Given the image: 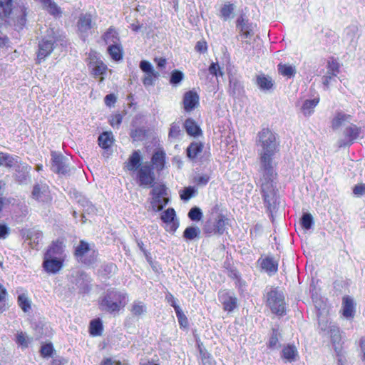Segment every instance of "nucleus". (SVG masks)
Listing matches in <instances>:
<instances>
[{"instance_id": "1", "label": "nucleus", "mask_w": 365, "mask_h": 365, "mask_svg": "<svg viewBox=\"0 0 365 365\" xmlns=\"http://www.w3.org/2000/svg\"><path fill=\"white\" fill-rule=\"evenodd\" d=\"M256 144L259 148L260 166L273 165V158L279 145L276 134L267 128H262L257 134Z\"/></svg>"}, {"instance_id": "2", "label": "nucleus", "mask_w": 365, "mask_h": 365, "mask_svg": "<svg viewBox=\"0 0 365 365\" xmlns=\"http://www.w3.org/2000/svg\"><path fill=\"white\" fill-rule=\"evenodd\" d=\"M259 172L260 178L257 185L260 187L261 194L266 207L269 212H272L277 200V191L274 185L277 173L273 165L260 166Z\"/></svg>"}, {"instance_id": "3", "label": "nucleus", "mask_w": 365, "mask_h": 365, "mask_svg": "<svg viewBox=\"0 0 365 365\" xmlns=\"http://www.w3.org/2000/svg\"><path fill=\"white\" fill-rule=\"evenodd\" d=\"M128 302V296L125 292L109 289L99 300L101 309L110 312H119Z\"/></svg>"}, {"instance_id": "4", "label": "nucleus", "mask_w": 365, "mask_h": 365, "mask_svg": "<svg viewBox=\"0 0 365 365\" xmlns=\"http://www.w3.org/2000/svg\"><path fill=\"white\" fill-rule=\"evenodd\" d=\"M267 305L272 312L282 315L284 312V297L283 292L278 288L270 287L266 290Z\"/></svg>"}, {"instance_id": "5", "label": "nucleus", "mask_w": 365, "mask_h": 365, "mask_svg": "<svg viewBox=\"0 0 365 365\" xmlns=\"http://www.w3.org/2000/svg\"><path fill=\"white\" fill-rule=\"evenodd\" d=\"M58 38L53 29L47 31V36L38 43V51L37 53V63H41L42 61L49 56L54 48V43L58 41Z\"/></svg>"}, {"instance_id": "6", "label": "nucleus", "mask_w": 365, "mask_h": 365, "mask_svg": "<svg viewBox=\"0 0 365 365\" xmlns=\"http://www.w3.org/2000/svg\"><path fill=\"white\" fill-rule=\"evenodd\" d=\"M75 255L78 259L86 264H92L97 260L98 252L93 246H91L86 242L81 240L76 247Z\"/></svg>"}, {"instance_id": "7", "label": "nucleus", "mask_w": 365, "mask_h": 365, "mask_svg": "<svg viewBox=\"0 0 365 365\" xmlns=\"http://www.w3.org/2000/svg\"><path fill=\"white\" fill-rule=\"evenodd\" d=\"M228 219L223 215H218L214 221L207 220L204 227L203 231L208 235H222L227 228Z\"/></svg>"}, {"instance_id": "8", "label": "nucleus", "mask_w": 365, "mask_h": 365, "mask_svg": "<svg viewBox=\"0 0 365 365\" xmlns=\"http://www.w3.org/2000/svg\"><path fill=\"white\" fill-rule=\"evenodd\" d=\"M362 133V128L355 124L351 123L345 128L343 134L345 139L339 140L338 141V146L339 148L349 146L354 142L360 138Z\"/></svg>"}, {"instance_id": "9", "label": "nucleus", "mask_w": 365, "mask_h": 365, "mask_svg": "<svg viewBox=\"0 0 365 365\" xmlns=\"http://www.w3.org/2000/svg\"><path fill=\"white\" fill-rule=\"evenodd\" d=\"M71 282L76 287L80 293H87L91 288V277L83 271H77L73 273L71 278Z\"/></svg>"}, {"instance_id": "10", "label": "nucleus", "mask_w": 365, "mask_h": 365, "mask_svg": "<svg viewBox=\"0 0 365 365\" xmlns=\"http://www.w3.org/2000/svg\"><path fill=\"white\" fill-rule=\"evenodd\" d=\"M237 29L240 31L242 43L245 49H247V45L251 44V38L253 36L252 27L242 16L237 20Z\"/></svg>"}, {"instance_id": "11", "label": "nucleus", "mask_w": 365, "mask_h": 365, "mask_svg": "<svg viewBox=\"0 0 365 365\" xmlns=\"http://www.w3.org/2000/svg\"><path fill=\"white\" fill-rule=\"evenodd\" d=\"M88 67L91 69L92 74L96 77L100 76V83L103 82L104 77L103 76L108 70L107 66L100 59L98 54L96 52L89 53Z\"/></svg>"}, {"instance_id": "12", "label": "nucleus", "mask_w": 365, "mask_h": 365, "mask_svg": "<svg viewBox=\"0 0 365 365\" xmlns=\"http://www.w3.org/2000/svg\"><path fill=\"white\" fill-rule=\"evenodd\" d=\"M51 170L61 175L69 174L71 169L68 163V159L56 152L51 153Z\"/></svg>"}, {"instance_id": "13", "label": "nucleus", "mask_w": 365, "mask_h": 365, "mask_svg": "<svg viewBox=\"0 0 365 365\" xmlns=\"http://www.w3.org/2000/svg\"><path fill=\"white\" fill-rule=\"evenodd\" d=\"M137 178L139 185L145 187L152 186L155 180V175L152 171L150 165L148 163L141 165L138 170Z\"/></svg>"}, {"instance_id": "14", "label": "nucleus", "mask_w": 365, "mask_h": 365, "mask_svg": "<svg viewBox=\"0 0 365 365\" xmlns=\"http://www.w3.org/2000/svg\"><path fill=\"white\" fill-rule=\"evenodd\" d=\"M32 197L37 201L48 202L51 200L50 192L46 184L38 183L34 186Z\"/></svg>"}, {"instance_id": "15", "label": "nucleus", "mask_w": 365, "mask_h": 365, "mask_svg": "<svg viewBox=\"0 0 365 365\" xmlns=\"http://www.w3.org/2000/svg\"><path fill=\"white\" fill-rule=\"evenodd\" d=\"M92 17L91 14H83L79 16L77 27L81 37L85 40L88 36L89 31L92 29Z\"/></svg>"}, {"instance_id": "16", "label": "nucleus", "mask_w": 365, "mask_h": 365, "mask_svg": "<svg viewBox=\"0 0 365 365\" xmlns=\"http://www.w3.org/2000/svg\"><path fill=\"white\" fill-rule=\"evenodd\" d=\"M219 300L223 304L224 309L228 312L232 311L237 306L235 294L225 290L219 292Z\"/></svg>"}, {"instance_id": "17", "label": "nucleus", "mask_w": 365, "mask_h": 365, "mask_svg": "<svg viewBox=\"0 0 365 365\" xmlns=\"http://www.w3.org/2000/svg\"><path fill=\"white\" fill-rule=\"evenodd\" d=\"M65 259L58 258H49L44 256L43 267L45 271L50 274L58 272L63 267V263Z\"/></svg>"}, {"instance_id": "18", "label": "nucleus", "mask_w": 365, "mask_h": 365, "mask_svg": "<svg viewBox=\"0 0 365 365\" xmlns=\"http://www.w3.org/2000/svg\"><path fill=\"white\" fill-rule=\"evenodd\" d=\"M161 220L169 226L170 232H175L179 227V222L176 220L175 211L173 208H168L161 215Z\"/></svg>"}, {"instance_id": "19", "label": "nucleus", "mask_w": 365, "mask_h": 365, "mask_svg": "<svg viewBox=\"0 0 365 365\" xmlns=\"http://www.w3.org/2000/svg\"><path fill=\"white\" fill-rule=\"evenodd\" d=\"M44 256L49 258L53 257L65 259L66 255L64 253V245L63 242L60 240L53 242L47 250Z\"/></svg>"}, {"instance_id": "20", "label": "nucleus", "mask_w": 365, "mask_h": 365, "mask_svg": "<svg viewBox=\"0 0 365 365\" xmlns=\"http://www.w3.org/2000/svg\"><path fill=\"white\" fill-rule=\"evenodd\" d=\"M199 105V96L193 91H189L184 94L183 107L185 111L190 112Z\"/></svg>"}, {"instance_id": "21", "label": "nucleus", "mask_w": 365, "mask_h": 365, "mask_svg": "<svg viewBox=\"0 0 365 365\" xmlns=\"http://www.w3.org/2000/svg\"><path fill=\"white\" fill-rule=\"evenodd\" d=\"M351 115L342 111L336 112L331 120V128L333 130H337L340 127L349 123L351 120Z\"/></svg>"}, {"instance_id": "22", "label": "nucleus", "mask_w": 365, "mask_h": 365, "mask_svg": "<svg viewBox=\"0 0 365 365\" xmlns=\"http://www.w3.org/2000/svg\"><path fill=\"white\" fill-rule=\"evenodd\" d=\"M327 334L330 335L331 341L335 351L339 354L341 349V337L339 329L336 327H330V330L327 331Z\"/></svg>"}, {"instance_id": "23", "label": "nucleus", "mask_w": 365, "mask_h": 365, "mask_svg": "<svg viewBox=\"0 0 365 365\" xmlns=\"http://www.w3.org/2000/svg\"><path fill=\"white\" fill-rule=\"evenodd\" d=\"M298 351L293 344H287L282 351V357L289 362H293L298 359Z\"/></svg>"}, {"instance_id": "24", "label": "nucleus", "mask_w": 365, "mask_h": 365, "mask_svg": "<svg viewBox=\"0 0 365 365\" xmlns=\"http://www.w3.org/2000/svg\"><path fill=\"white\" fill-rule=\"evenodd\" d=\"M258 262L261 267L269 274L276 273L277 271L278 264L273 257H267L263 259H259Z\"/></svg>"}, {"instance_id": "25", "label": "nucleus", "mask_w": 365, "mask_h": 365, "mask_svg": "<svg viewBox=\"0 0 365 365\" xmlns=\"http://www.w3.org/2000/svg\"><path fill=\"white\" fill-rule=\"evenodd\" d=\"M43 234L39 230H29L27 232V239L33 249L38 250L39 243L41 242Z\"/></svg>"}, {"instance_id": "26", "label": "nucleus", "mask_w": 365, "mask_h": 365, "mask_svg": "<svg viewBox=\"0 0 365 365\" xmlns=\"http://www.w3.org/2000/svg\"><path fill=\"white\" fill-rule=\"evenodd\" d=\"M141 161V156L139 150H135L128 158V162L125 163V168L130 171L137 170L140 168V163Z\"/></svg>"}, {"instance_id": "27", "label": "nucleus", "mask_w": 365, "mask_h": 365, "mask_svg": "<svg viewBox=\"0 0 365 365\" xmlns=\"http://www.w3.org/2000/svg\"><path fill=\"white\" fill-rule=\"evenodd\" d=\"M277 71L280 75L287 78H293L297 73L294 66L282 63L278 64Z\"/></svg>"}, {"instance_id": "28", "label": "nucleus", "mask_w": 365, "mask_h": 365, "mask_svg": "<svg viewBox=\"0 0 365 365\" xmlns=\"http://www.w3.org/2000/svg\"><path fill=\"white\" fill-rule=\"evenodd\" d=\"M43 9L46 10L51 15L57 17L61 15V8L53 0H45L42 4Z\"/></svg>"}, {"instance_id": "29", "label": "nucleus", "mask_w": 365, "mask_h": 365, "mask_svg": "<svg viewBox=\"0 0 365 365\" xmlns=\"http://www.w3.org/2000/svg\"><path fill=\"white\" fill-rule=\"evenodd\" d=\"M319 102V98H315L312 100H306L301 108L304 115L306 117L310 116L314 113V108L318 105Z\"/></svg>"}, {"instance_id": "30", "label": "nucleus", "mask_w": 365, "mask_h": 365, "mask_svg": "<svg viewBox=\"0 0 365 365\" xmlns=\"http://www.w3.org/2000/svg\"><path fill=\"white\" fill-rule=\"evenodd\" d=\"M256 84L263 91L271 89L274 85L272 78L264 74L257 76Z\"/></svg>"}, {"instance_id": "31", "label": "nucleus", "mask_w": 365, "mask_h": 365, "mask_svg": "<svg viewBox=\"0 0 365 365\" xmlns=\"http://www.w3.org/2000/svg\"><path fill=\"white\" fill-rule=\"evenodd\" d=\"M168 202L165 195H153L151 205L155 212L160 211Z\"/></svg>"}, {"instance_id": "32", "label": "nucleus", "mask_w": 365, "mask_h": 365, "mask_svg": "<svg viewBox=\"0 0 365 365\" xmlns=\"http://www.w3.org/2000/svg\"><path fill=\"white\" fill-rule=\"evenodd\" d=\"M281 337L282 333L279 327H273L272 329V332L267 344V346L269 349H275L279 347L280 344L279 343V340Z\"/></svg>"}, {"instance_id": "33", "label": "nucleus", "mask_w": 365, "mask_h": 365, "mask_svg": "<svg viewBox=\"0 0 365 365\" xmlns=\"http://www.w3.org/2000/svg\"><path fill=\"white\" fill-rule=\"evenodd\" d=\"M103 38L106 43L108 46L120 43L118 34L113 28L108 29L104 34Z\"/></svg>"}, {"instance_id": "34", "label": "nucleus", "mask_w": 365, "mask_h": 365, "mask_svg": "<svg viewBox=\"0 0 365 365\" xmlns=\"http://www.w3.org/2000/svg\"><path fill=\"white\" fill-rule=\"evenodd\" d=\"M108 53L114 61H117L122 59L123 48L120 43L108 46Z\"/></svg>"}, {"instance_id": "35", "label": "nucleus", "mask_w": 365, "mask_h": 365, "mask_svg": "<svg viewBox=\"0 0 365 365\" xmlns=\"http://www.w3.org/2000/svg\"><path fill=\"white\" fill-rule=\"evenodd\" d=\"M354 313V301L346 296L343 298V314L345 317H353Z\"/></svg>"}, {"instance_id": "36", "label": "nucleus", "mask_w": 365, "mask_h": 365, "mask_svg": "<svg viewBox=\"0 0 365 365\" xmlns=\"http://www.w3.org/2000/svg\"><path fill=\"white\" fill-rule=\"evenodd\" d=\"M200 230L196 226L187 227L183 232V237L188 241L199 239Z\"/></svg>"}, {"instance_id": "37", "label": "nucleus", "mask_w": 365, "mask_h": 365, "mask_svg": "<svg viewBox=\"0 0 365 365\" xmlns=\"http://www.w3.org/2000/svg\"><path fill=\"white\" fill-rule=\"evenodd\" d=\"M203 145L200 142L192 143L187 148V155L190 159L195 158L202 150Z\"/></svg>"}, {"instance_id": "38", "label": "nucleus", "mask_w": 365, "mask_h": 365, "mask_svg": "<svg viewBox=\"0 0 365 365\" xmlns=\"http://www.w3.org/2000/svg\"><path fill=\"white\" fill-rule=\"evenodd\" d=\"M78 202L83 208V217L84 218V215L86 213L90 215V214H95L96 212V208L94 207V205L86 198L85 197H81Z\"/></svg>"}, {"instance_id": "39", "label": "nucleus", "mask_w": 365, "mask_h": 365, "mask_svg": "<svg viewBox=\"0 0 365 365\" xmlns=\"http://www.w3.org/2000/svg\"><path fill=\"white\" fill-rule=\"evenodd\" d=\"M184 125L187 134L193 136H197L200 134L201 130L200 128L192 119H187Z\"/></svg>"}, {"instance_id": "40", "label": "nucleus", "mask_w": 365, "mask_h": 365, "mask_svg": "<svg viewBox=\"0 0 365 365\" xmlns=\"http://www.w3.org/2000/svg\"><path fill=\"white\" fill-rule=\"evenodd\" d=\"M151 161L158 170H161L164 168L165 153L163 151L155 152L152 157Z\"/></svg>"}, {"instance_id": "41", "label": "nucleus", "mask_w": 365, "mask_h": 365, "mask_svg": "<svg viewBox=\"0 0 365 365\" xmlns=\"http://www.w3.org/2000/svg\"><path fill=\"white\" fill-rule=\"evenodd\" d=\"M99 145L104 148H108L113 144V135L111 133L104 132L98 137Z\"/></svg>"}, {"instance_id": "42", "label": "nucleus", "mask_w": 365, "mask_h": 365, "mask_svg": "<svg viewBox=\"0 0 365 365\" xmlns=\"http://www.w3.org/2000/svg\"><path fill=\"white\" fill-rule=\"evenodd\" d=\"M12 11V0L0 1V16L1 18L8 17Z\"/></svg>"}, {"instance_id": "43", "label": "nucleus", "mask_w": 365, "mask_h": 365, "mask_svg": "<svg viewBox=\"0 0 365 365\" xmlns=\"http://www.w3.org/2000/svg\"><path fill=\"white\" fill-rule=\"evenodd\" d=\"M18 304L24 312H27L31 309V300L29 299L27 294L24 292L19 294Z\"/></svg>"}, {"instance_id": "44", "label": "nucleus", "mask_w": 365, "mask_h": 365, "mask_svg": "<svg viewBox=\"0 0 365 365\" xmlns=\"http://www.w3.org/2000/svg\"><path fill=\"white\" fill-rule=\"evenodd\" d=\"M17 159L9 154L0 153V166L4 165L7 168H11L17 163Z\"/></svg>"}, {"instance_id": "45", "label": "nucleus", "mask_w": 365, "mask_h": 365, "mask_svg": "<svg viewBox=\"0 0 365 365\" xmlns=\"http://www.w3.org/2000/svg\"><path fill=\"white\" fill-rule=\"evenodd\" d=\"M132 314L135 317H141L146 312L147 308L144 303L141 302H134L130 309Z\"/></svg>"}, {"instance_id": "46", "label": "nucleus", "mask_w": 365, "mask_h": 365, "mask_svg": "<svg viewBox=\"0 0 365 365\" xmlns=\"http://www.w3.org/2000/svg\"><path fill=\"white\" fill-rule=\"evenodd\" d=\"M103 331L101 321H91L89 332L92 336H101Z\"/></svg>"}, {"instance_id": "47", "label": "nucleus", "mask_w": 365, "mask_h": 365, "mask_svg": "<svg viewBox=\"0 0 365 365\" xmlns=\"http://www.w3.org/2000/svg\"><path fill=\"white\" fill-rule=\"evenodd\" d=\"M15 177L19 182H23L26 180L28 177L27 167L25 165H17Z\"/></svg>"}, {"instance_id": "48", "label": "nucleus", "mask_w": 365, "mask_h": 365, "mask_svg": "<svg viewBox=\"0 0 365 365\" xmlns=\"http://www.w3.org/2000/svg\"><path fill=\"white\" fill-rule=\"evenodd\" d=\"M234 5L232 4H225L220 11L221 16L225 20L227 21V19L232 18L233 13H234Z\"/></svg>"}, {"instance_id": "49", "label": "nucleus", "mask_w": 365, "mask_h": 365, "mask_svg": "<svg viewBox=\"0 0 365 365\" xmlns=\"http://www.w3.org/2000/svg\"><path fill=\"white\" fill-rule=\"evenodd\" d=\"M242 91V86L240 82L236 79L230 80V93L232 96L240 95Z\"/></svg>"}, {"instance_id": "50", "label": "nucleus", "mask_w": 365, "mask_h": 365, "mask_svg": "<svg viewBox=\"0 0 365 365\" xmlns=\"http://www.w3.org/2000/svg\"><path fill=\"white\" fill-rule=\"evenodd\" d=\"M327 71L332 75H338L339 73V63L334 58H331L327 63Z\"/></svg>"}, {"instance_id": "51", "label": "nucleus", "mask_w": 365, "mask_h": 365, "mask_svg": "<svg viewBox=\"0 0 365 365\" xmlns=\"http://www.w3.org/2000/svg\"><path fill=\"white\" fill-rule=\"evenodd\" d=\"M158 73L155 71L150 73H146L145 77L143 79V84L145 86L153 85L155 80L158 77Z\"/></svg>"}, {"instance_id": "52", "label": "nucleus", "mask_w": 365, "mask_h": 365, "mask_svg": "<svg viewBox=\"0 0 365 365\" xmlns=\"http://www.w3.org/2000/svg\"><path fill=\"white\" fill-rule=\"evenodd\" d=\"M187 215L192 221H200L202 217V212L199 207H195L190 210Z\"/></svg>"}, {"instance_id": "53", "label": "nucleus", "mask_w": 365, "mask_h": 365, "mask_svg": "<svg viewBox=\"0 0 365 365\" xmlns=\"http://www.w3.org/2000/svg\"><path fill=\"white\" fill-rule=\"evenodd\" d=\"M195 192L196 190L193 187H187L180 192V197L182 200L187 201L195 195Z\"/></svg>"}, {"instance_id": "54", "label": "nucleus", "mask_w": 365, "mask_h": 365, "mask_svg": "<svg viewBox=\"0 0 365 365\" xmlns=\"http://www.w3.org/2000/svg\"><path fill=\"white\" fill-rule=\"evenodd\" d=\"M314 223L313 217L310 213H305L302 217V225L305 230H309Z\"/></svg>"}, {"instance_id": "55", "label": "nucleus", "mask_w": 365, "mask_h": 365, "mask_svg": "<svg viewBox=\"0 0 365 365\" xmlns=\"http://www.w3.org/2000/svg\"><path fill=\"white\" fill-rule=\"evenodd\" d=\"M16 342L22 348H26L30 343V339L23 332H20L16 334Z\"/></svg>"}, {"instance_id": "56", "label": "nucleus", "mask_w": 365, "mask_h": 365, "mask_svg": "<svg viewBox=\"0 0 365 365\" xmlns=\"http://www.w3.org/2000/svg\"><path fill=\"white\" fill-rule=\"evenodd\" d=\"M184 78V74L182 72L178 71V70H174L171 73L170 80V82L171 84L177 85L181 82V81Z\"/></svg>"}, {"instance_id": "57", "label": "nucleus", "mask_w": 365, "mask_h": 365, "mask_svg": "<svg viewBox=\"0 0 365 365\" xmlns=\"http://www.w3.org/2000/svg\"><path fill=\"white\" fill-rule=\"evenodd\" d=\"M181 133L182 130L180 125L175 123H172L169 131V138H177L181 135Z\"/></svg>"}, {"instance_id": "58", "label": "nucleus", "mask_w": 365, "mask_h": 365, "mask_svg": "<svg viewBox=\"0 0 365 365\" xmlns=\"http://www.w3.org/2000/svg\"><path fill=\"white\" fill-rule=\"evenodd\" d=\"M7 292L3 285L0 284V313H2L6 310V297Z\"/></svg>"}, {"instance_id": "59", "label": "nucleus", "mask_w": 365, "mask_h": 365, "mask_svg": "<svg viewBox=\"0 0 365 365\" xmlns=\"http://www.w3.org/2000/svg\"><path fill=\"white\" fill-rule=\"evenodd\" d=\"M153 187L151 195H166V187L164 185L158 184L152 185Z\"/></svg>"}, {"instance_id": "60", "label": "nucleus", "mask_w": 365, "mask_h": 365, "mask_svg": "<svg viewBox=\"0 0 365 365\" xmlns=\"http://www.w3.org/2000/svg\"><path fill=\"white\" fill-rule=\"evenodd\" d=\"M53 351L54 350L52 344H46L41 348V354L43 357H50L52 356Z\"/></svg>"}, {"instance_id": "61", "label": "nucleus", "mask_w": 365, "mask_h": 365, "mask_svg": "<svg viewBox=\"0 0 365 365\" xmlns=\"http://www.w3.org/2000/svg\"><path fill=\"white\" fill-rule=\"evenodd\" d=\"M202 365H215V361L210 356V354L206 351L200 350Z\"/></svg>"}, {"instance_id": "62", "label": "nucleus", "mask_w": 365, "mask_h": 365, "mask_svg": "<svg viewBox=\"0 0 365 365\" xmlns=\"http://www.w3.org/2000/svg\"><path fill=\"white\" fill-rule=\"evenodd\" d=\"M209 72L210 74L215 76L216 77L218 76H222L223 75V72L217 63H211L209 67Z\"/></svg>"}, {"instance_id": "63", "label": "nucleus", "mask_w": 365, "mask_h": 365, "mask_svg": "<svg viewBox=\"0 0 365 365\" xmlns=\"http://www.w3.org/2000/svg\"><path fill=\"white\" fill-rule=\"evenodd\" d=\"M32 327H34L36 331L37 337H41L43 335L47 334V333L44 331L43 324L41 321H35L34 323L32 324Z\"/></svg>"}, {"instance_id": "64", "label": "nucleus", "mask_w": 365, "mask_h": 365, "mask_svg": "<svg viewBox=\"0 0 365 365\" xmlns=\"http://www.w3.org/2000/svg\"><path fill=\"white\" fill-rule=\"evenodd\" d=\"M122 122V116L120 114H115L111 116L110 123L113 128H118Z\"/></svg>"}]
</instances>
